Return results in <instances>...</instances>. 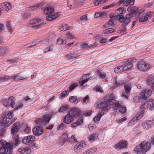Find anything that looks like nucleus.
<instances>
[{
  "instance_id": "24",
  "label": "nucleus",
  "mask_w": 154,
  "mask_h": 154,
  "mask_svg": "<svg viewBox=\"0 0 154 154\" xmlns=\"http://www.w3.org/2000/svg\"><path fill=\"white\" fill-rule=\"evenodd\" d=\"M142 125L144 128L147 129L151 128L153 125L152 122L150 120H147L144 122L142 123Z\"/></svg>"
},
{
  "instance_id": "29",
  "label": "nucleus",
  "mask_w": 154,
  "mask_h": 154,
  "mask_svg": "<svg viewBox=\"0 0 154 154\" xmlns=\"http://www.w3.org/2000/svg\"><path fill=\"white\" fill-rule=\"evenodd\" d=\"M54 11V8L52 7H48L46 8L44 10V13L45 14H51Z\"/></svg>"
},
{
  "instance_id": "8",
  "label": "nucleus",
  "mask_w": 154,
  "mask_h": 154,
  "mask_svg": "<svg viewBox=\"0 0 154 154\" xmlns=\"http://www.w3.org/2000/svg\"><path fill=\"white\" fill-rule=\"evenodd\" d=\"M137 67L139 70L145 71L149 69L150 65L149 64L146 63L144 61H140L138 63Z\"/></svg>"
},
{
  "instance_id": "37",
  "label": "nucleus",
  "mask_w": 154,
  "mask_h": 154,
  "mask_svg": "<svg viewBox=\"0 0 154 154\" xmlns=\"http://www.w3.org/2000/svg\"><path fill=\"white\" fill-rule=\"evenodd\" d=\"M116 30L113 28H108V29L104 30L103 33L104 34H110L116 32Z\"/></svg>"
},
{
  "instance_id": "20",
  "label": "nucleus",
  "mask_w": 154,
  "mask_h": 154,
  "mask_svg": "<svg viewBox=\"0 0 154 154\" xmlns=\"http://www.w3.org/2000/svg\"><path fill=\"white\" fill-rule=\"evenodd\" d=\"M127 145L126 141H122L116 144L115 147L116 149L125 148Z\"/></svg>"
},
{
  "instance_id": "35",
  "label": "nucleus",
  "mask_w": 154,
  "mask_h": 154,
  "mask_svg": "<svg viewBox=\"0 0 154 154\" xmlns=\"http://www.w3.org/2000/svg\"><path fill=\"white\" fill-rule=\"evenodd\" d=\"M42 20L41 19H38L35 18L30 21L29 24H30L33 25L37 24L38 23L41 22Z\"/></svg>"
},
{
  "instance_id": "51",
  "label": "nucleus",
  "mask_w": 154,
  "mask_h": 154,
  "mask_svg": "<svg viewBox=\"0 0 154 154\" xmlns=\"http://www.w3.org/2000/svg\"><path fill=\"white\" fill-rule=\"evenodd\" d=\"M69 93L68 90L65 91H63L61 93L59 94V98H60L62 97H65L66 95H67Z\"/></svg>"
},
{
  "instance_id": "23",
  "label": "nucleus",
  "mask_w": 154,
  "mask_h": 154,
  "mask_svg": "<svg viewBox=\"0 0 154 154\" xmlns=\"http://www.w3.org/2000/svg\"><path fill=\"white\" fill-rule=\"evenodd\" d=\"M73 120V117L69 112V114H67L64 118V122L66 124H69L72 122Z\"/></svg>"
},
{
  "instance_id": "42",
  "label": "nucleus",
  "mask_w": 154,
  "mask_h": 154,
  "mask_svg": "<svg viewBox=\"0 0 154 154\" xmlns=\"http://www.w3.org/2000/svg\"><path fill=\"white\" fill-rule=\"evenodd\" d=\"M66 125L65 124L62 123L60 125H58L57 127V129L58 130H62L63 129H66Z\"/></svg>"
},
{
  "instance_id": "26",
  "label": "nucleus",
  "mask_w": 154,
  "mask_h": 154,
  "mask_svg": "<svg viewBox=\"0 0 154 154\" xmlns=\"http://www.w3.org/2000/svg\"><path fill=\"white\" fill-rule=\"evenodd\" d=\"M114 20L113 18H110L109 21L103 26L104 28H107L110 27V26H113L115 25Z\"/></svg>"
},
{
  "instance_id": "21",
  "label": "nucleus",
  "mask_w": 154,
  "mask_h": 154,
  "mask_svg": "<svg viewBox=\"0 0 154 154\" xmlns=\"http://www.w3.org/2000/svg\"><path fill=\"white\" fill-rule=\"evenodd\" d=\"M60 16V13L57 12L55 14L47 16L46 19L48 21H51L54 20Z\"/></svg>"
},
{
  "instance_id": "54",
  "label": "nucleus",
  "mask_w": 154,
  "mask_h": 154,
  "mask_svg": "<svg viewBox=\"0 0 154 154\" xmlns=\"http://www.w3.org/2000/svg\"><path fill=\"white\" fill-rule=\"evenodd\" d=\"M146 18L147 17H146L145 16H143L142 17H140L139 18V21L140 22H144L147 21V20Z\"/></svg>"
},
{
  "instance_id": "60",
  "label": "nucleus",
  "mask_w": 154,
  "mask_h": 154,
  "mask_svg": "<svg viewBox=\"0 0 154 154\" xmlns=\"http://www.w3.org/2000/svg\"><path fill=\"white\" fill-rule=\"evenodd\" d=\"M6 148L5 147L0 148V154H5Z\"/></svg>"
},
{
  "instance_id": "5",
  "label": "nucleus",
  "mask_w": 154,
  "mask_h": 154,
  "mask_svg": "<svg viewBox=\"0 0 154 154\" xmlns=\"http://www.w3.org/2000/svg\"><path fill=\"white\" fill-rule=\"evenodd\" d=\"M48 114H45L43 118H37L35 119V123L41 126H44L49 123L50 119Z\"/></svg>"
},
{
  "instance_id": "31",
  "label": "nucleus",
  "mask_w": 154,
  "mask_h": 154,
  "mask_svg": "<svg viewBox=\"0 0 154 154\" xmlns=\"http://www.w3.org/2000/svg\"><path fill=\"white\" fill-rule=\"evenodd\" d=\"M122 66L125 71L131 69L132 67L133 66L132 65L131 63H129L128 62H127L124 66Z\"/></svg>"
},
{
  "instance_id": "9",
  "label": "nucleus",
  "mask_w": 154,
  "mask_h": 154,
  "mask_svg": "<svg viewBox=\"0 0 154 154\" xmlns=\"http://www.w3.org/2000/svg\"><path fill=\"white\" fill-rule=\"evenodd\" d=\"M131 83L126 84L124 86V90L122 94V96L125 98H128L130 95V92L131 88Z\"/></svg>"
},
{
  "instance_id": "47",
  "label": "nucleus",
  "mask_w": 154,
  "mask_h": 154,
  "mask_svg": "<svg viewBox=\"0 0 154 154\" xmlns=\"http://www.w3.org/2000/svg\"><path fill=\"white\" fill-rule=\"evenodd\" d=\"M92 111L91 110H86L82 112V116L83 115H85L86 116H90L91 114Z\"/></svg>"
},
{
  "instance_id": "33",
  "label": "nucleus",
  "mask_w": 154,
  "mask_h": 154,
  "mask_svg": "<svg viewBox=\"0 0 154 154\" xmlns=\"http://www.w3.org/2000/svg\"><path fill=\"white\" fill-rule=\"evenodd\" d=\"M104 112H101L99 113L97 116H96L94 119V121L96 122V121H99L101 117L104 115Z\"/></svg>"
},
{
  "instance_id": "57",
  "label": "nucleus",
  "mask_w": 154,
  "mask_h": 154,
  "mask_svg": "<svg viewBox=\"0 0 154 154\" xmlns=\"http://www.w3.org/2000/svg\"><path fill=\"white\" fill-rule=\"evenodd\" d=\"M153 14V12H150L147 13L145 14V16L146 17H147L146 18L147 20H148L149 19H150V18L151 17Z\"/></svg>"
},
{
  "instance_id": "64",
  "label": "nucleus",
  "mask_w": 154,
  "mask_h": 154,
  "mask_svg": "<svg viewBox=\"0 0 154 154\" xmlns=\"http://www.w3.org/2000/svg\"><path fill=\"white\" fill-rule=\"evenodd\" d=\"M45 42L44 43L46 45L48 44L50 42H51L52 41L50 39V37H49L48 38H46L45 40Z\"/></svg>"
},
{
  "instance_id": "15",
  "label": "nucleus",
  "mask_w": 154,
  "mask_h": 154,
  "mask_svg": "<svg viewBox=\"0 0 154 154\" xmlns=\"http://www.w3.org/2000/svg\"><path fill=\"white\" fill-rule=\"evenodd\" d=\"M32 131L34 135L38 136L42 134L43 129L40 126H36L33 129Z\"/></svg>"
},
{
  "instance_id": "34",
  "label": "nucleus",
  "mask_w": 154,
  "mask_h": 154,
  "mask_svg": "<svg viewBox=\"0 0 154 154\" xmlns=\"http://www.w3.org/2000/svg\"><path fill=\"white\" fill-rule=\"evenodd\" d=\"M135 0H126L123 3V5L125 6H127L129 4L130 5H133L134 4Z\"/></svg>"
},
{
  "instance_id": "58",
  "label": "nucleus",
  "mask_w": 154,
  "mask_h": 154,
  "mask_svg": "<svg viewBox=\"0 0 154 154\" xmlns=\"http://www.w3.org/2000/svg\"><path fill=\"white\" fill-rule=\"evenodd\" d=\"M64 44H66V42L65 40H64L61 39H59L57 40V43L58 44H60L62 45L64 43Z\"/></svg>"
},
{
  "instance_id": "32",
  "label": "nucleus",
  "mask_w": 154,
  "mask_h": 154,
  "mask_svg": "<svg viewBox=\"0 0 154 154\" xmlns=\"http://www.w3.org/2000/svg\"><path fill=\"white\" fill-rule=\"evenodd\" d=\"M11 77L8 75H5L4 77H0V82L7 81L11 79Z\"/></svg>"
},
{
  "instance_id": "1",
  "label": "nucleus",
  "mask_w": 154,
  "mask_h": 154,
  "mask_svg": "<svg viewBox=\"0 0 154 154\" xmlns=\"http://www.w3.org/2000/svg\"><path fill=\"white\" fill-rule=\"evenodd\" d=\"M13 112L12 111L7 110L2 114V119L0 120V126H8L15 121V118L11 120L14 116Z\"/></svg>"
},
{
  "instance_id": "40",
  "label": "nucleus",
  "mask_w": 154,
  "mask_h": 154,
  "mask_svg": "<svg viewBox=\"0 0 154 154\" xmlns=\"http://www.w3.org/2000/svg\"><path fill=\"white\" fill-rule=\"evenodd\" d=\"M45 24L43 23H38L37 24H35V25L32 26V28L35 29L40 28L45 26Z\"/></svg>"
},
{
  "instance_id": "18",
  "label": "nucleus",
  "mask_w": 154,
  "mask_h": 154,
  "mask_svg": "<svg viewBox=\"0 0 154 154\" xmlns=\"http://www.w3.org/2000/svg\"><path fill=\"white\" fill-rule=\"evenodd\" d=\"M90 74H87L83 75L82 78L80 79V81L79 82L81 85H83L88 82V79L90 78Z\"/></svg>"
},
{
  "instance_id": "2",
  "label": "nucleus",
  "mask_w": 154,
  "mask_h": 154,
  "mask_svg": "<svg viewBox=\"0 0 154 154\" xmlns=\"http://www.w3.org/2000/svg\"><path fill=\"white\" fill-rule=\"evenodd\" d=\"M151 146L150 142H142L136 149L137 154H146V152L150 149Z\"/></svg>"
},
{
  "instance_id": "45",
  "label": "nucleus",
  "mask_w": 154,
  "mask_h": 154,
  "mask_svg": "<svg viewBox=\"0 0 154 154\" xmlns=\"http://www.w3.org/2000/svg\"><path fill=\"white\" fill-rule=\"evenodd\" d=\"M116 82V86H114L113 87L114 88L115 87L119 86L120 85L125 84L126 82V81H120L118 82L116 81L115 82Z\"/></svg>"
},
{
  "instance_id": "49",
  "label": "nucleus",
  "mask_w": 154,
  "mask_h": 154,
  "mask_svg": "<svg viewBox=\"0 0 154 154\" xmlns=\"http://www.w3.org/2000/svg\"><path fill=\"white\" fill-rule=\"evenodd\" d=\"M23 105L20 103H18L16 105H14V108L16 109H17L21 108L23 106Z\"/></svg>"
},
{
  "instance_id": "25",
  "label": "nucleus",
  "mask_w": 154,
  "mask_h": 154,
  "mask_svg": "<svg viewBox=\"0 0 154 154\" xmlns=\"http://www.w3.org/2000/svg\"><path fill=\"white\" fill-rule=\"evenodd\" d=\"M1 6L2 8L7 11H9L11 8V6L10 4L8 2H5L1 4Z\"/></svg>"
},
{
  "instance_id": "28",
  "label": "nucleus",
  "mask_w": 154,
  "mask_h": 154,
  "mask_svg": "<svg viewBox=\"0 0 154 154\" xmlns=\"http://www.w3.org/2000/svg\"><path fill=\"white\" fill-rule=\"evenodd\" d=\"M147 83L148 85H151L152 88V85H154V77L152 76L148 77L147 80Z\"/></svg>"
},
{
  "instance_id": "63",
  "label": "nucleus",
  "mask_w": 154,
  "mask_h": 154,
  "mask_svg": "<svg viewBox=\"0 0 154 154\" xmlns=\"http://www.w3.org/2000/svg\"><path fill=\"white\" fill-rule=\"evenodd\" d=\"M97 150V148H93L90 149L88 151H87L86 152V153H88L89 154V152H90L91 153H93L96 151Z\"/></svg>"
},
{
  "instance_id": "55",
  "label": "nucleus",
  "mask_w": 154,
  "mask_h": 154,
  "mask_svg": "<svg viewBox=\"0 0 154 154\" xmlns=\"http://www.w3.org/2000/svg\"><path fill=\"white\" fill-rule=\"evenodd\" d=\"M128 61L129 63H131L132 65L133 63L136 61V60L135 58L133 57L128 59Z\"/></svg>"
},
{
  "instance_id": "4",
  "label": "nucleus",
  "mask_w": 154,
  "mask_h": 154,
  "mask_svg": "<svg viewBox=\"0 0 154 154\" xmlns=\"http://www.w3.org/2000/svg\"><path fill=\"white\" fill-rule=\"evenodd\" d=\"M133 15V13L131 12L126 14L125 17H124L123 16H121L119 15H118L116 17L119 22L122 23L121 26H126L131 22L130 19Z\"/></svg>"
},
{
  "instance_id": "17",
  "label": "nucleus",
  "mask_w": 154,
  "mask_h": 154,
  "mask_svg": "<svg viewBox=\"0 0 154 154\" xmlns=\"http://www.w3.org/2000/svg\"><path fill=\"white\" fill-rule=\"evenodd\" d=\"M18 151L20 154H30L31 150L29 147H21L18 149Z\"/></svg>"
},
{
  "instance_id": "11",
  "label": "nucleus",
  "mask_w": 154,
  "mask_h": 154,
  "mask_svg": "<svg viewBox=\"0 0 154 154\" xmlns=\"http://www.w3.org/2000/svg\"><path fill=\"white\" fill-rule=\"evenodd\" d=\"M86 147V144L85 143H77L74 146L75 152L79 153L83 149Z\"/></svg>"
},
{
  "instance_id": "3",
  "label": "nucleus",
  "mask_w": 154,
  "mask_h": 154,
  "mask_svg": "<svg viewBox=\"0 0 154 154\" xmlns=\"http://www.w3.org/2000/svg\"><path fill=\"white\" fill-rule=\"evenodd\" d=\"M113 100H109L107 97H105L103 100L98 101L97 103V107L98 108H103L104 110L108 105H112L114 103L112 101Z\"/></svg>"
},
{
  "instance_id": "6",
  "label": "nucleus",
  "mask_w": 154,
  "mask_h": 154,
  "mask_svg": "<svg viewBox=\"0 0 154 154\" xmlns=\"http://www.w3.org/2000/svg\"><path fill=\"white\" fill-rule=\"evenodd\" d=\"M0 143L3 147L6 148L5 154H12L13 151V144L11 143H7L4 140H1Z\"/></svg>"
},
{
  "instance_id": "30",
  "label": "nucleus",
  "mask_w": 154,
  "mask_h": 154,
  "mask_svg": "<svg viewBox=\"0 0 154 154\" xmlns=\"http://www.w3.org/2000/svg\"><path fill=\"white\" fill-rule=\"evenodd\" d=\"M98 137V135L96 134H93L88 137V140L91 142H93L94 140L97 139Z\"/></svg>"
},
{
  "instance_id": "19",
  "label": "nucleus",
  "mask_w": 154,
  "mask_h": 154,
  "mask_svg": "<svg viewBox=\"0 0 154 154\" xmlns=\"http://www.w3.org/2000/svg\"><path fill=\"white\" fill-rule=\"evenodd\" d=\"M21 72L13 75L12 76V79L15 81H19L27 79V77H23L21 76Z\"/></svg>"
},
{
  "instance_id": "61",
  "label": "nucleus",
  "mask_w": 154,
  "mask_h": 154,
  "mask_svg": "<svg viewBox=\"0 0 154 154\" xmlns=\"http://www.w3.org/2000/svg\"><path fill=\"white\" fill-rule=\"evenodd\" d=\"M140 98L139 96H136L134 97L133 101L135 103H137L140 101Z\"/></svg>"
},
{
  "instance_id": "56",
  "label": "nucleus",
  "mask_w": 154,
  "mask_h": 154,
  "mask_svg": "<svg viewBox=\"0 0 154 154\" xmlns=\"http://www.w3.org/2000/svg\"><path fill=\"white\" fill-rule=\"evenodd\" d=\"M87 20V16L85 15L81 17L80 18V20L82 23H84Z\"/></svg>"
},
{
  "instance_id": "36",
  "label": "nucleus",
  "mask_w": 154,
  "mask_h": 154,
  "mask_svg": "<svg viewBox=\"0 0 154 154\" xmlns=\"http://www.w3.org/2000/svg\"><path fill=\"white\" fill-rule=\"evenodd\" d=\"M115 72L116 73H119L124 71L123 67L122 66H118L116 67L114 69Z\"/></svg>"
},
{
  "instance_id": "46",
  "label": "nucleus",
  "mask_w": 154,
  "mask_h": 154,
  "mask_svg": "<svg viewBox=\"0 0 154 154\" xmlns=\"http://www.w3.org/2000/svg\"><path fill=\"white\" fill-rule=\"evenodd\" d=\"M14 139L15 141L14 143L15 145L17 146L19 145L20 143V141L19 139L18 136H15L14 137Z\"/></svg>"
},
{
  "instance_id": "38",
  "label": "nucleus",
  "mask_w": 154,
  "mask_h": 154,
  "mask_svg": "<svg viewBox=\"0 0 154 154\" xmlns=\"http://www.w3.org/2000/svg\"><path fill=\"white\" fill-rule=\"evenodd\" d=\"M59 29L61 31H65L68 29L67 25L65 24H63L59 26Z\"/></svg>"
},
{
  "instance_id": "43",
  "label": "nucleus",
  "mask_w": 154,
  "mask_h": 154,
  "mask_svg": "<svg viewBox=\"0 0 154 154\" xmlns=\"http://www.w3.org/2000/svg\"><path fill=\"white\" fill-rule=\"evenodd\" d=\"M8 62L11 64L13 65L15 63H17L19 61V60L17 59H8Z\"/></svg>"
},
{
  "instance_id": "41",
  "label": "nucleus",
  "mask_w": 154,
  "mask_h": 154,
  "mask_svg": "<svg viewBox=\"0 0 154 154\" xmlns=\"http://www.w3.org/2000/svg\"><path fill=\"white\" fill-rule=\"evenodd\" d=\"M124 10V9L122 8H119V9H117L116 10L115 12L117 14L116 15V17H115V18H116V17L118 15H121V16H123L121 14H123V10Z\"/></svg>"
},
{
  "instance_id": "48",
  "label": "nucleus",
  "mask_w": 154,
  "mask_h": 154,
  "mask_svg": "<svg viewBox=\"0 0 154 154\" xmlns=\"http://www.w3.org/2000/svg\"><path fill=\"white\" fill-rule=\"evenodd\" d=\"M77 100V97L76 96H72L69 98V101L72 103L75 102Z\"/></svg>"
},
{
  "instance_id": "14",
  "label": "nucleus",
  "mask_w": 154,
  "mask_h": 154,
  "mask_svg": "<svg viewBox=\"0 0 154 154\" xmlns=\"http://www.w3.org/2000/svg\"><path fill=\"white\" fill-rule=\"evenodd\" d=\"M35 139V136L32 135H29L24 137L22 140V142L24 143L27 145L29 143H31Z\"/></svg>"
},
{
  "instance_id": "22",
  "label": "nucleus",
  "mask_w": 154,
  "mask_h": 154,
  "mask_svg": "<svg viewBox=\"0 0 154 154\" xmlns=\"http://www.w3.org/2000/svg\"><path fill=\"white\" fill-rule=\"evenodd\" d=\"M146 107L148 108L150 110H152L154 108V100L150 99L145 103Z\"/></svg>"
},
{
  "instance_id": "53",
  "label": "nucleus",
  "mask_w": 154,
  "mask_h": 154,
  "mask_svg": "<svg viewBox=\"0 0 154 154\" xmlns=\"http://www.w3.org/2000/svg\"><path fill=\"white\" fill-rule=\"evenodd\" d=\"M75 2L74 3H75V4H76L75 5V7H77V5H81L83 4V0H74Z\"/></svg>"
},
{
  "instance_id": "10",
  "label": "nucleus",
  "mask_w": 154,
  "mask_h": 154,
  "mask_svg": "<svg viewBox=\"0 0 154 154\" xmlns=\"http://www.w3.org/2000/svg\"><path fill=\"white\" fill-rule=\"evenodd\" d=\"M69 112L73 117H77L79 116H82V112L78 108L72 107L70 108Z\"/></svg>"
},
{
  "instance_id": "59",
  "label": "nucleus",
  "mask_w": 154,
  "mask_h": 154,
  "mask_svg": "<svg viewBox=\"0 0 154 154\" xmlns=\"http://www.w3.org/2000/svg\"><path fill=\"white\" fill-rule=\"evenodd\" d=\"M6 130L4 128H2L0 129V136L2 137V136H4L5 134Z\"/></svg>"
},
{
  "instance_id": "13",
  "label": "nucleus",
  "mask_w": 154,
  "mask_h": 154,
  "mask_svg": "<svg viewBox=\"0 0 154 154\" xmlns=\"http://www.w3.org/2000/svg\"><path fill=\"white\" fill-rule=\"evenodd\" d=\"M113 106L114 108V109L117 111H119L122 113H125L126 111V107L120 105L119 103H115Z\"/></svg>"
},
{
  "instance_id": "12",
  "label": "nucleus",
  "mask_w": 154,
  "mask_h": 154,
  "mask_svg": "<svg viewBox=\"0 0 154 154\" xmlns=\"http://www.w3.org/2000/svg\"><path fill=\"white\" fill-rule=\"evenodd\" d=\"M24 124H20L19 122H16L14 124L11 129V133L13 134H15L17 132L19 129L21 127H22Z\"/></svg>"
},
{
  "instance_id": "52",
  "label": "nucleus",
  "mask_w": 154,
  "mask_h": 154,
  "mask_svg": "<svg viewBox=\"0 0 154 154\" xmlns=\"http://www.w3.org/2000/svg\"><path fill=\"white\" fill-rule=\"evenodd\" d=\"M69 108L68 106H63L61 107L58 110V111L59 112H61L64 111L66 110Z\"/></svg>"
},
{
  "instance_id": "7",
  "label": "nucleus",
  "mask_w": 154,
  "mask_h": 154,
  "mask_svg": "<svg viewBox=\"0 0 154 154\" xmlns=\"http://www.w3.org/2000/svg\"><path fill=\"white\" fill-rule=\"evenodd\" d=\"M15 100L13 97H11L7 99L3 100L4 105L5 106H10L12 108H14Z\"/></svg>"
},
{
  "instance_id": "44",
  "label": "nucleus",
  "mask_w": 154,
  "mask_h": 154,
  "mask_svg": "<svg viewBox=\"0 0 154 154\" xmlns=\"http://www.w3.org/2000/svg\"><path fill=\"white\" fill-rule=\"evenodd\" d=\"M8 51L7 49L5 47L0 48V56H2L5 53H6Z\"/></svg>"
},
{
  "instance_id": "50",
  "label": "nucleus",
  "mask_w": 154,
  "mask_h": 154,
  "mask_svg": "<svg viewBox=\"0 0 154 154\" xmlns=\"http://www.w3.org/2000/svg\"><path fill=\"white\" fill-rule=\"evenodd\" d=\"M138 8L137 7H134L132 8L131 10V12L133 14H138Z\"/></svg>"
},
{
  "instance_id": "16",
  "label": "nucleus",
  "mask_w": 154,
  "mask_h": 154,
  "mask_svg": "<svg viewBox=\"0 0 154 154\" xmlns=\"http://www.w3.org/2000/svg\"><path fill=\"white\" fill-rule=\"evenodd\" d=\"M151 90L149 89H145L143 92H142L140 94V97L141 98L146 99L152 94Z\"/></svg>"
},
{
  "instance_id": "39",
  "label": "nucleus",
  "mask_w": 154,
  "mask_h": 154,
  "mask_svg": "<svg viewBox=\"0 0 154 154\" xmlns=\"http://www.w3.org/2000/svg\"><path fill=\"white\" fill-rule=\"evenodd\" d=\"M7 26L8 30L10 33H11L14 30L11 26V23L10 21H7Z\"/></svg>"
},
{
  "instance_id": "62",
  "label": "nucleus",
  "mask_w": 154,
  "mask_h": 154,
  "mask_svg": "<svg viewBox=\"0 0 154 154\" xmlns=\"http://www.w3.org/2000/svg\"><path fill=\"white\" fill-rule=\"evenodd\" d=\"M78 84L77 83H74L72 85L69 87V89L70 90V91H71L72 89H74L76 86H77Z\"/></svg>"
},
{
  "instance_id": "27",
  "label": "nucleus",
  "mask_w": 154,
  "mask_h": 154,
  "mask_svg": "<svg viewBox=\"0 0 154 154\" xmlns=\"http://www.w3.org/2000/svg\"><path fill=\"white\" fill-rule=\"evenodd\" d=\"M143 116V111L140 112L136 116L134 117L132 120H133L134 122L136 123L137 120H139Z\"/></svg>"
}]
</instances>
